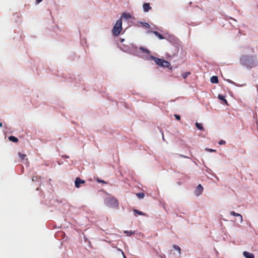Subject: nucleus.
<instances>
[{
  "mask_svg": "<svg viewBox=\"0 0 258 258\" xmlns=\"http://www.w3.org/2000/svg\"><path fill=\"white\" fill-rule=\"evenodd\" d=\"M124 41V39H123V38H120V39H119V41H120V42L122 43Z\"/></svg>",
  "mask_w": 258,
  "mask_h": 258,
  "instance_id": "obj_36",
  "label": "nucleus"
},
{
  "mask_svg": "<svg viewBox=\"0 0 258 258\" xmlns=\"http://www.w3.org/2000/svg\"><path fill=\"white\" fill-rule=\"evenodd\" d=\"M203 187L202 186V185L201 184H199L197 187H196V189L195 191V195L196 196H199L200 195H201L203 191Z\"/></svg>",
  "mask_w": 258,
  "mask_h": 258,
  "instance_id": "obj_8",
  "label": "nucleus"
},
{
  "mask_svg": "<svg viewBox=\"0 0 258 258\" xmlns=\"http://www.w3.org/2000/svg\"><path fill=\"white\" fill-rule=\"evenodd\" d=\"M172 247L175 250H177L178 251V254L179 256H180L181 254V248H180V247L176 245H173Z\"/></svg>",
  "mask_w": 258,
  "mask_h": 258,
  "instance_id": "obj_17",
  "label": "nucleus"
},
{
  "mask_svg": "<svg viewBox=\"0 0 258 258\" xmlns=\"http://www.w3.org/2000/svg\"><path fill=\"white\" fill-rule=\"evenodd\" d=\"M120 48L123 51L129 53H131L132 49L136 50L138 48L137 46L134 45L133 44H131L130 45H126L123 44L122 46H120Z\"/></svg>",
  "mask_w": 258,
  "mask_h": 258,
  "instance_id": "obj_5",
  "label": "nucleus"
},
{
  "mask_svg": "<svg viewBox=\"0 0 258 258\" xmlns=\"http://www.w3.org/2000/svg\"><path fill=\"white\" fill-rule=\"evenodd\" d=\"M243 255L245 258H254V255L252 253L249 252L247 251H244L243 252Z\"/></svg>",
  "mask_w": 258,
  "mask_h": 258,
  "instance_id": "obj_11",
  "label": "nucleus"
},
{
  "mask_svg": "<svg viewBox=\"0 0 258 258\" xmlns=\"http://www.w3.org/2000/svg\"><path fill=\"white\" fill-rule=\"evenodd\" d=\"M230 215H232V216H236V217H239L240 218V222L241 223L242 221V216L241 214H239V213H237L236 212H235L234 211H231L230 212Z\"/></svg>",
  "mask_w": 258,
  "mask_h": 258,
  "instance_id": "obj_15",
  "label": "nucleus"
},
{
  "mask_svg": "<svg viewBox=\"0 0 258 258\" xmlns=\"http://www.w3.org/2000/svg\"><path fill=\"white\" fill-rule=\"evenodd\" d=\"M118 250L119 251H121V253H122V255H123V257H124V256H125V254H124V252H123L121 249H119V248H118Z\"/></svg>",
  "mask_w": 258,
  "mask_h": 258,
  "instance_id": "obj_32",
  "label": "nucleus"
},
{
  "mask_svg": "<svg viewBox=\"0 0 258 258\" xmlns=\"http://www.w3.org/2000/svg\"><path fill=\"white\" fill-rule=\"evenodd\" d=\"M179 156L181 157H183V158H188L187 156H185L184 155H182V154H180Z\"/></svg>",
  "mask_w": 258,
  "mask_h": 258,
  "instance_id": "obj_35",
  "label": "nucleus"
},
{
  "mask_svg": "<svg viewBox=\"0 0 258 258\" xmlns=\"http://www.w3.org/2000/svg\"><path fill=\"white\" fill-rule=\"evenodd\" d=\"M124 258H127V257H126V256H124Z\"/></svg>",
  "mask_w": 258,
  "mask_h": 258,
  "instance_id": "obj_43",
  "label": "nucleus"
},
{
  "mask_svg": "<svg viewBox=\"0 0 258 258\" xmlns=\"http://www.w3.org/2000/svg\"><path fill=\"white\" fill-rule=\"evenodd\" d=\"M36 190H39V187L37 188H36Z\"/></svg>",
  "mask_w": 258,
  "mask_h": 258,
  "instance_id": "obj_41",
  "label": "nucleus"
},
{
  "mask_svg": "<svg viewBox=\"0 0 258 258\" xmlns=\"http://www.w3.org/2000/svg\"><path fill=\"white\" fill-rule=\"evenodd\" d=\"M19 156L22 160H24L26 157V155L19 152Z\"/></svg>",
  "mask_w": 258,
  "mask_h": 258,
  "instance_id": "obj_26",
  "label": "nucleus"
},
{
  "mask_svg": "<svg viewBox=\"0 0 258 258\" xmlns=\"http://www.w3.org/2000/svg\"><path fill=\"white\" fill-rule=\"evenodd\" d=\"M32 180L33 181H36L37 180V176H33L32 178Z\"/></svg>",
  "mask_w": 258,
  "mask_h": 258,
  "instance_id": "obj_31",
  "label": "nucleus"
},
{
  "mask_svg": "<svg viewBox=\"0 0 258 258\" xmlns=\"http://www.w3.org/2000/svg\"><path fill=\"white\" fill-rule=\"evenodd\" d=\"M2 126H3V123L0 122V127H1Z\"/></svg>",
  "mask_w": 258,
  "mask_h": 258,
  "instance_id": "obj_38",
  "label": "nucleus"
},
{
  "mask_svg": "<svg viewBox=\"0 0 258 258\" xmlns=\"http://www.w3.org/2000/svg\"><path fill=\"white\" fill-rule=\"evenodd\" d=\"M139 49L142 51L143 54L141 55L140 57L143 59L149 60L150 59L153 60L155 63L158 66L163 68H169L170 66V63L162 58H159L150 54L151 51L147 48L140 46Z\"/></svg>",
  "mask_w": 258,
  "mask_h": 258,
  "instance_id": "obj_1",
  "label": "nucleus"
},
{
  "mask_svg": "<svg viewBox=\"0 0 258 258\" xmlns=\"http://www.w3.org/2000/svg\"><path fill=\"white\" fill-rule=\"evenodd\" d=\"M166 39L170 43L173 45L178 44V43L179 40L178 38L173 35H169Z\"/></svg>",
  "mask_w": 258,
  "mask_h": 258,
  "instance_id": "obj_6",
  "label": "nucleus"
},
{
  "mask_svg": "<svg viewBox=\"0 0 258 258\" xmlns=\"http://www.w3.org/2000/svg\"><path fill=\"white\" fill-rule=\"evenodd\" d=\"M42 1V0H36L35 4L37 5V4H39L40 3H41Z\"/></svg>",
  "mask_w": 258,
  "mask_h": 258,
  "instance_id": "obj_33",
  "label": "nucleus"
},
{
  "mask_svg": "<svg viewBox=\"0 0 258 258\" xmlns=\"http://www.w3.org/2000/svg\"><path fill=\"white\" fill-rule=\"evenodd\" d=\"M218 98L219 99L222 101L223 103H224L225 105H228V102L227 100L225 99V97L224 96L221 94H219L218 96Z\"/></svg>",
  "mask_w": 258,
  "mask_h": 258,
  "instance_id": "obj_13",
  "label": "nucleus"
},
{
  "mask_svg": "<svg viewBox=\"0 0 258 258\" xmlns=\"http://www.w3.org/2000/svg\"><path fill=\"white\" fill-rule=\"evenodd\" d=\"M133 211L135 214H137L139 215H143V216L145 215V214L144 213H143L142 211H140L137 209H134Z\"/></svg>",
  "mask_w": 258,
  "mask_h": 258,
  "instance_id": "obj_20",
  "label": "nucleus"
},
{
  "mask_svg": "<svg viewBox=\"0 0 258 258\" xmlns=\"http://www.w3.org/2000/svg\"><path fill=\"white\" fill-rule=\"evenodd\" d=\"M137 196L139 199H143L145 197V194L144 192H139L137 194Z\"/></svg>",
  "mask_w": 258,
  "mask_h": 258,
  "instance_id": "obj_22",
  "label": "nucleus"
},
{
  "mask_svg": "<svg viewBox=\"0 0 258 258\" xmlns=\"http://www.w3.org/2000/svg\"><path fill=\"white\" fill-rule=\"evenodd\" d=\"M85 183V181L77 177L75 180V186L76 188H79L81 184Z\"/></svg>",
  "mask_w": 258,
  "mask_h": 258,
  "instance_id": "obj_7",
  "label": "nucleus"
},
{
  "mask_svg": "<svg viewBox=\"0 0 258 258\" xmlns=\"http://www.w3.org/2000/svg\"><path fill=\"white\" fill-rule=\"evenodd\" d=\"M240 63L247 69H250L258 65V61L255 56L244 54L240 57Z\"/></svg>",
  "mask_w": 258,
  "mask_h": 258,
  "instance_id": "obj_2",
  "label": "nucleus"
},
{
  "mask_svg": "<svg viewBox=\"0 0 258 258\" xmlns=\"http://www.w3.org/2000/svg\"><path fill=\"white\" fill-rule=\"evenodd\" d=\"M190 74V73L189 72H185L184 73H183L181 76L183 77V78L186 79L187 77V76L188 75H189Z\"/></svg>",
  "mask_w": 258,
  "mask_h": 258,
  "instance_id": "obj_24",
  "label": "nucleus"
},
{
  "mask_svg": "<svg viewBox=\"0 0 258 258\" xmlns=\"http://www.w3.org/2000/svg\"><path fill=\"white\" fill-rule=\"evenodd\" d=\"M205 150L208 152H215L216 151V150H214V149H210V148H205Z\"/></svg>",
  "mask_w": 258,
  "mask_h": 258,
  "instance_id": "obj_27",
  "label": "nucleus"
},
{
  "mask_svg": "<svg viewBox=\"0 0 258 258\" xmlns=\"http://www.w3.org/2000/svg\"><path fill=\"white\" fill-rule=\"evenodd\" d=\"M96 181L98 182H99V183H102L103 184H107V182L106 181H104V180H102V179H100V178H99L98 177H97L96 178Z\"/></svg>",
  "mask_w": 258,
  "mask_h": 258,
  "instance_id": "obj_23",
  "label": "nucleus"
},
{
  "mask_svg": "<svg viewBox=\"0 0 258 258\" xmlns=\"http://www.w3.org/2000/svg\"><path fill=\"white\" fill-rule=\"evenodd\" d=\"M206 172L209 174H212L213 176L216 177V175L213 173L212 170L211 169L207 168L206 169Z\"/></svg>",
  "mask_w": 258,
  "mask_h": 258,
  "instance_id": "obj_25",
  "label": "nucleus"
},
{
  "mask_svg": "<svg viewBox=\"0 0 258 258\" xmlns=\"http://www.w3.org/2000/svg\"><path fill=\"white\" fill-rule=\"evenodd\" d=\"M122 20L121 19H118L116 22L115 24L113 27L112 30V33L114 36H118L122 29Z\"/></svg>",
  "mask_w": 258,
  "mask_h": 258,
  "instance_id": "obj_3",
  "label": "nucleus"
},
{
  "mask_svg": "<svg viewBox=\"0 0 258 258\" xmlns=\"http://www.w3.org/2000/svg\"><path fill=\"white\" fill-rule=\"evenodd\" d=\"M9 140L14 143H17L18 142V139L15 136H11L9 137Z\"/></svg>",
  "mask_w": 258,
  "mask_h": 258,
  "instance_id": "obj_16",
  "label": "nucleus"
},
{
  "mask_svg": "<svg viewBox=\"0 0 258 258\" xmlns=\"http://www.w3.org/2000/svg\"><path fill=\"white\" fill-rule=\"evenodd\" d=\"M210 81L212 83L217 84L218 83V77L217 76H213L210 78Z\"/></svg>",
  "mask_w": 258,
  "mask_h": 258,
  "instance_id": "obj_14",
  "label": "nucleus"
},
{
  "mask_svg": "<svg viewBox=\"0 0 258 258\" xmlns=\"http://www.w3.org/2000/svg\"><path fill=\"white\" fill-rule=\"evenodd\" d=\"M124 233L128 236H131L135 234V231L125 230Z\"/></svg>",
  "mask_w": 258,
  "mask_h": 258,
  "instance_id": "obj_21",
  "label": "nucleus"
},
{
  "mask_svg": "<svg viewBox=\"0 0 258 258\" xmlns=\"http://www.w3.org/2000/svg\"><path fill=\"white\" fill-rule=\"evenodd\" d=\"M153 33V34H154L156 36H157L160 39H165V37L161 34L159 33L157 31H153V30H148L147 32H146V33L147 34H148V33Z\"/></svg>",
  "mask_w": 258,
  "mask_h": 258,
  "instance_id": "obj_9",
  "label": "nucleus"
},
{
  "mask_svg": "<svg viewBox=\"0 0 258 258\" xmlns=\"http://www.w3.org/2000/svg\"><path fill=\"white\" fill-rule=\"evenodd\" d=\"M139 23L143 27L147 28H149L150 27L149 24L147 22H139Z\"/></svg>",
  "mask_w": 258,
  "mask_h": 258,
  "instance_id": "obj_19",
  "label": "nucleus"
},
{
  "mask_svg": "<svg viewBox=\"0 0 258 258\" xmlns=\"http://www.w3.org/2000/svg\"><path fill=\"white\" fill-rule=\"evenodd\" d=\"M61 157L62 158H66V159H68L69 158V156H68V155H62Z\"/></svg>",
  "mask_w": 258,
  "mask_h": 258,
  "instance_id": "obj_34",
  "label": "nucleus"
},
{
  "mask_svg": "<svg viewBox=\"0 0 258 258\" xmlns=\"http://www.w3.org/2000/svg\"><path fill=\"white\" fill-rule=\"evenodd\" d=\"M162 138H163V140H164V136L163 134H162Z\"/></svg>",
  "mask_w": 258,
  "mask_h": 258,
  "instance_id": "obj_40",
  "label": "nucleus"
},
{
  "mask_svg": "<svg viewBox=\"0 0 258 258\" xmlns=\"http://www.w3.org/2000/svg\"><path fill=\"white\" fill-rule=\"evenodd\" d=\"M105 204L110 207L118 208V202L117 200L114 197H107L104 200Z\"/></svg>",
  "mask_w": 258,
  "mask_h": 258,
  "instance_id": "obj_4",
  "label": "nucleus"
},
{
  "mask_svg": "<svg viewBox=\"0 0 258 258\" xmlns=\"http://www.w3.org/2000/svg\"><path fill=\"white\" fill-rule=\"evenodd\" d=\"M174 116L177 120H179L180 119V116L179 115L174 114Z\"/></svg>",
  "mask_w": 258,
  "mask_h": 258,
  "instance_id": "obj_29",
  "label": "nucleus"
},
{
  "mask_svg": "<svg viewBox=\"0 0 258 258\" xmlns=\"http://www.w3.org/2000/svg\"><path fill=\"white\" fill-rule=\"evenodd\" d=\"M61 163H60V162H59V163H58V164H59V165H61Z\"/></svg>",
  "mask_w": 258,
  "mask_h": 258,
  "instance_id": "obj_42",
  "label": "nucleus"
},
{
  "mask_svg": "<svg viewBox=\"0 0 258 258\" xmlns=\"http://www.w3.org/2000/svg\"><path fill=\"white\" fill-rule=\"evenodd\" d=\"M143 10L145 12H147L152 9V8L150 6L149 3H144L143 5Z\"/></svg>",
  "mask_w": 258,
  "mask_h": 258,
  "instance_id": "obj_12",
  "label": "nucleus"
},
{
  "mask_svg": "<svg viewBox=\"0 0 258 258\" xmlns=\"http://www.w3.org/2000/svg\"><path fill=\"white\" fill-rule=\"evenodd\" d=\"M177 184L178 185H181V182L179 181V182H177Z\"/></svg>",
  "mask_w": 258,
  "mask_h": 258,
  "instance_id": "obj_39",
  "label": "nucleus"
},
{
  "mask_svg": "<svg viewBox=\"0 0 258 258\" xmlns=\"http://www.w3.org/2000/svg\"><path fill=\"white\" fill-rule=\"evenodd\" d=\"M165 256V255L164 254L160 255V258H164Z\"/></svg>",
  "mask_w": 258,
  "mask_h": 258,
  "instance_id": "obj_37",
  "label": "nucleus"
},
{
  "mask_svg": "<svg viewBox=\"0 0 258 258\" xmlns=\"http://www.w3.org/2000/svg\"><path fill=\"white\" fill-rule=\"evenodd\" d=\"M218 144H219L220 145H225V144H226V142H225V141H224V140H221L218 142Z\"/></svg>",
  "mask_w": 258,
  "mask_h": 258,
  "instance_id": "obj_28",
  "label": "nucleus"
},
{
  "mask_svg": "<svg viewBox=\"0 0 258 258\" xmlns=\"http://www.w3.org/2000/svg\"><path fill=\"white\" fill-rule=\"evenodd\" d=\"M132 18V16L130 13L123 12L121 14V17L119 19L122 20L123 19L124 20H128Z\"/></svg>",
  "mask_w": 258,
  "mask_h": 258,
  "instance_id": "obj_10",
  "label": "nucleus"
},
{
  "mask_svg": "<svg viewBox=\"0 0 258 258\" xmlns=\"http://www.w3.org/2000/svg\"><path fill=\"white\" fill-rule=\"evenodd\" d=\"M227 81L229 83H230V84H234V85H235L236 86H238L235 82H233L232 81H231V80H227Z\"/></svg>",
  "mask_w": 258,
  "mask_h": 258,
  "instance_id": "obj_30",
  "label": "nucleus"
},
{
  "mask_svg": "<svg viewBox=\"0 0 258 258\" xmlns=\"http://www.w3.org/2000/svg\"><path fill=\"white\" fill-rule=\"evenodd\" d=\"M196 126L197 127V128H198L200 131L204 130V128L203 126L202 123H199V122H197L196 123Z\"/></svg>",
  "mask_w": 258,
  "mask_h": 258,
  "instance_id": "obj_18",
  "label": "nucleus"
}]
</instances>
